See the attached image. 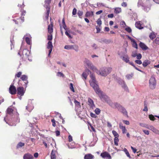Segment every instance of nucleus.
<instances>
[{
    "instance_id": "f3484780",
    "label": "nucleus",
    "mask_w": 159,
    "mask_h": 159,
    "mask_svg": "<svg viewBox=\"0 0 159 159\" xmlns=\"http://www.w3.org/2000/svg\"><path fill=\"white\" fill-rule=\"evenodd\" d=\"M94 156L90 153L87 154L84 156V159H93Z\"/></svg>"
},
{
    "instance_id": "412c9836",
    "label": "nucleus",
    "mask_w": 159,
    "mask_h": 159,
    "mask_svg": "<svg viewBox=\"0 0 159 159\" xmlns=\"http://www.w3.org/2000/svg\"><path fill=\"white\" fill-rule=\"evenodd\" d=\"M30 54V52L27 49H24L23 50L22 54L23 56L25 55L26 57H28Z\"/></svg>"
},
{
    "instance_id": "ddd939ff",
    "label": "nucleus",
    "mask_w": 159,
    "mask_h": 159,
    "mask_svg": "<svg viewBox=\"0 0 159 159\" xmlns=\"http://www.w3.org/2000/svg\"><path fill=\"white\" fill-rule=\"evenodd\" d=\"M88 102H89V105L91 108H93L95 107V105L94 104L93 101L90 98H88Z\"/></svg>"
},
{
    "instance_id": "cd10ccee",
    "label": "nucleus",
    "mask_w": 159,
    "mask_h": 159,
    "mask_svg": "<svg viewBox=\"0 0 159 159\" xmlns=\"http://www.w3.org/2000/svg\"><path fill=\"white\" fill-rule=\"evenodd\" d=\"M123 151L125 153L127 157H128L130 159L131 158V157L129 153V152L126 148H124V149Z\"/></svg>"
},
{
    "instance_id": "a878e982",
    "label": "nucleus",
    "mask_w": 159,
    "mask_h": 159,
    "mask_svg": "<svg viewBox=\"0 0 159 159\" xmlns=\"http://www.w3.org/2000/svg\"><path fill=\"white\" fill-rule=\"evenodd\" d=\"M119 125L120 128L122 130V133L124 134L127 131V130L126 129L125 127L121 125Z\"/></svg>"
},
{
    "instance_id": "c756f323",
    "label": "nucleus",
    "mask_w": 159,
    "mask_h": 159,
    "mask_svg": "<svg viewBox=\"0 0 159 159\" xmlns=\"http://www.w3.org/2000/svg\"><path fill=\"white\" fill-rule=\"evenodd\" d=\"M134 74L133 73H131L130 74H127L126 75L125 77L128 80H130L132 78Z\"/></svg>"
},
{
    "instance_id": "2f4dec72",
    "label": "nucleus",
    "mask_w": 159,
    "mask_h": 159,
    "mask_svg": "<svg viewBox=\"0 0 159 159\" xmlns=\"http://www.w3.org/2000/svg\"><path fill=\"white\" fill-rule=\"evenodd\" d=\"M117 82L119 84L121 85V86L125 83L124 80L120 79H118Z\"/></svg>"
},
{
    "instance_id": "4be33fe9",
    "label": "nucleus",
    "mask_w": 159,
    "mask_h": 159,
    "mask_svg": "<svg viewBox=\"0 0 159 159\" xmlns=\"http://www.w3.org/2000/svg\"><path fill=\"white\" fill-rule=\"evenodd\" d=\"M93 12V11H87L85 14L86 17H92L94 15Z\"/></svg>"
},
{
    "instance_id": "603ef678",
    "label": "nucleus",
    "mask_w": 159,
    "mask_h": 159,
    "mask_svg": "<svg viewBox=\"0 0 159 159\" xmlns=\"http://www.w3.org/2000/svg\"><path fill=\"white\" fill-rule=\"evenodd\" d=\"M97 24L100 26L102 24V21L100 18H99L98 19L97 21Z\"/></svg>"
},
{
    "instance_id": "a19ab883",
    "label": "nucleus",
    "mask_w": 159,
    "mask_h": 159,
    "mask_svg": "<svg viewBox=\"0 0 159 159\" xmlns=\"http://www.w3.org/2000/svg\"><path fill=\"white\" fill-rule=\"evenodd\" d=\"M73 49L75 51L78 52L79 50V47L77 45H74L73 46Z\"/></svg>"
},
{
    "instance_id": "bb28decb",
    "label": "nucleus",
    "mask_w": 159,
    "mask_h": 159,
    "mask_svg": "<svg viewBox=\"0 0 159 159\" xmlns=\"http://www.w3.org/2000/svg\"><path fill=\"white\" fill-rule=\"evenodd\" d=\"M135 26L136 28L139 29H141L142 28L141 26V25L139 21L136 22L135 24Z\"/></svg>"
},
{
    "instance_id": "6e6d98bb",
    "label": "nucleus",
    "mask_w": 159,
    "mask_h": 159,
    "mask_svg": "<svg viewBox=\"0 0 159 159\" xmlns=\"http://www.w3.org/2000/svg\"><path fill=\"white\" fill-rule=\"evenodd\" d=\"M137 58L138 60H140L142 58V55L140 53H138L137 55Z\"/></svg>"
},
{
    "instance_id": "4c0bfd02",
    "label": "nucleus",
    "mask_w": 159,
    "mask_h": 159,
    "mask_svg": "<svg viewBox=\"0 0 159 159\" xmlns=\"http://www.w3.org/2000/svg\"><path fill=\"white\" fill-rule=\"evenodd\" d=\"M112 132L113 135L115 137V138H118L119 137V135L116 131L115 130H112Z\"/></svg>"
},
{
    "instance_id": "393cba45",
    "label": "nucleus",
    "mask_w": 159,
    "mask_h": 159,
    "mask_svg": "<svg viewBox=\"0 0 159 159\" xmlns=\"http://www.w3.org/2000/svg\"><path fill=\"white\" fill-rule=\"evenodd\" d=\"M51 159H56V156L55 152L52 150L50 155Z\"/></svg>"
},
{
    "instance_id": "6e6552de",
    "label": "nucleus",
    "mask_w": 159,
    "mask_h": 159,
    "mask_svg": "<svg viewBox=\"0 0 159 159\" xmlns=\"http://www.w3.org/2000/svg\"><path fill=\"white\" fill-rule=\"evenodd\" d=\"M47 48L49 49V53L48 56L50 57L51 53L53 48V45L52 42L50 41H49L47 43Z\"/></svg>"
},
{
    "instance_id": "aec40b11",
    "label": "nucleus",
    "mask_w": 159,
    "mask_h": 159,
    "mask_svg": "<svg viewBox=\"0 0 159 159\" xmlns=\"http://www.w3.org/2000/svg\"><path fill=\"white\" fill-rule=\"evenodd\" d=\"M48 32L50 34H51L53 31V24L52 23H51L48 26Z\"/></svg>"
},
{
    "instance_id": "58836bf2",
    "label": "nucleus",
    "mask_w": 159,
    "mask_h": 159,
    "mask_svg": "<svg viewBox=\"0 0 159 159\" xmlns=\"http://www.w3.org/2000/svg\"><path fill=\"white\" fill-rule=\"evenodd\" d=\"M77 14L80 18H82V16L83 15V12L82 11L79 10L78 11Z\"/></svg>"
},
{
    "instance_id": "39448f33",
    "label": "nucleus",
    "mask_w": 159,
    "mask_h": 159,
    "mask_svg": "<svg viewBox=\"0 0 159 159\" xmlns=\"http://www.w3.org/2000/svg\"><path fill=\"white\" fill-rule=\"evenodd\" d=\"M149 87L151 89H154L156 85V80L155 77L152 76L149 80Z\"/></svg>"
},
{
    "instance_id": "de8ad7c7",
    "label": "nucleus",
    "mask_w": 159,
    "mask_h": 159,
    "mask_svg": "<svg viewBox=\"0 0 159 159\" xmlns=\"http://www.w3.org/2000/svg\"><path fill=\"white\" fill-rule=\"evenodd\" d=\"M91 47L93 49H96L98 48L97 45L95 43H93Z\"/></svg>"
},
{
    "instance_id": "a18cd8bd",
    "label": "nucleus",
    "mask_w": 159,
    "mask_h": 159,
    "mask_svg": "<svg viewBox=\"0 0 159 159\" xmlns=\"http://www.w3.org/2000/svg\"><path fill=\"white\" fill-rule=\"evenodd\" d=\"M114 142L116 146L118 145V142H119V139L118 138H115L114 139Z\"/></svg>"
},
{
    "instance_id": "f257e3e1",
    "label": "nucleus",
    "mask_w": 159,
    "mask_h": 159,
    "mask_svg": "<svg viewBox=\"0 0 159 159\" xmlns=\"http://www.w3.org/2000/svg\"><path fill=\"white\" fill-rule=\"evenodd\" d=\"M90 76L92 80L90 81V85L93 88L96 93L98 95L102 101L107 102L109 105V102H111V101L107 96L104 95L100 90L94 75L91 74Z\"/></svg>"
},
{
    "instance_id": "864d4df0",
    "label": "nucleus",
    "mask_w": 159,
    "mask_h": 159,
    "mask_svg": "<svg viewBox=\"0 0 159 159\" xmlns=\"http://www.w3.org/2000/svg\"><path fill=\"white\" fill-rule=\"evenodd\" d=\"M149 118H150V120H154L155 119V118L154 116L152 115H149Z\"/></svg>"
},
{
    "instance_id": "2eb2a0df",
    "label": "nucleus",
    "mask_w": 159,
    "mask_h": 159,
    "mask_svg": "<svg viewBox=\"0 0 159 159\" xmlns=\"http://www.w3.org/2000/svg\"><path fill=\"white\" fill-rule=\"evenodd\" d=\"M23 159H33V156L29 153H27L24 155Z\"/></svg>"
},
{
    "instance_id": "a211bd4d",
    "label": "nucleus",
    "mask_w": 159,
    "mask_h": 159,
    "mask_svg": "<svg viewBox=\"0 0 159 159\" xmlns=\"http://www.w3.org/2000/svg\"><path fill=\"white\" fill-rule=\"evenodd\" d=\"M149 129L152 130L154 133L159 134V131L155 128L153 126H151L149 127Z\"/></svg>"
},
{
    "instance_id": "4468645a",
    "label": "nucleus",
    "mask_w": 159,
    "mask_h": 159,
    "mask_svg": "<svg viewBox=\"0 0 159 159\" xmlns=\"http://www.w3.org/2000/svg\"><path fill=\"white\" fill-rule=\"evenodd\" d=\"M118 110L120 112H122L124 115H127V111H126L125 109L122 106H121Z\"/></svg>"
},
{
    "instance_id": "423d86ee",
    "label": "nucleus",
    "mask_w": 159,
    "mask_h": 159,
    "mask_svg": "<svg viewBox=\"0 0 159 159\" xmlns=\"http://www.w3.org/2000/svg\"><path fill=\"white\" fill-rule=\"evenodd\" d=\"M84 62L93 70L94 71L96 70V67L94 66L93 63L88 59L85 58L84 60Z\"/></svg>"
},
{
    "instance_id": "e433bc0d",
    "label": "nucleus",
    "mask_w": 159,
    "mask_h": 159,
    "mask_svg": "<svg viewBox=\"0 0 159 159\" xmlns=\"http://www.w3.org/2000/svg\"><path fill=\"white\" fill-rule=\"evenodd\" d=\"M121 11V9L120 8L117 7L115 9L114 12L116 14H118Z\"/></svg>"
},
{
    "instance_id": "69168bd1",
    "label": "nucleus",
    "mask_w": 159,
    "mask_h": 159,
    "mask_svg": "<svg viewBox=\"0 0 159 159\" xmlns=\"http://www.w3.org/2000/svg\"><path fill=\"white\" fill-rule=\"evenodd\" d=\"M22 74V72H18L16 74V76L19 78V77H20V76Z\"/></svg>"
},
{
    "instance_id": "4d7b16f0",
    "label": "nucleus",
    "mask_w": 159,
    "mask_h": 159,
    "mask_svg": "<svg viewBox=\"0 0 159 159\" xmlns=\"http://www.w3.org/2000/svg\"><path fill=\"white\" fill-rule=\"evenodd\" d=\"M135 62L137 64L139 65H140L142 64V61L140 60H136L135 61Z\"/></svg>"
},
{
    "instance_id": "473e14b6",
    "label": "nucleus",
    "mask_w": 159,
    "mask_h": 159,
    "mask_svg": "<svg viewBox=\"0 0 159 159\" xmlns=\"http://www.w3.org/2000/svg\"><path fill=\"white\" fill-rule=\"evenodd\" d=\"M97 141V139L96 138H94L93 139V141L91 142V143H90V145L91 146H94L96 143Z\"/></svg>"
},
{
    "instance_id": "72a5a7b5",
    "label": "nucleus",
    "mask_w": 159,
    "mask_h": 159,
    "mask_svg": "<svg viewBox=\"0 0 159 159\" xmlns=\"http://www.w3.org/2000/svg\"><path fill=\"white\" fill-rule=\"evenodd\" d=\"M122 88L126 92H128L129 91V89L126 85L125 83L122 86Z\"/></svg>"
},
{
    "instance_id": "f03ea898",
    "label": "nucleus",
    "mask_w": 159,
    "mask_h": 159,
    "mask_svg": "<svg viewBox=\"0 0 159 159\" xmlns=\"http://www.w3.org/2000/svg\"><path fill=\"white\" fill-rule=\"evenodd\" d=\"M112 71V68L110 67H104L101 68L100 70L96 69L95 71L97 74L103 76H107Z\"/></svg>"
},
{
    "instance_id": "774afa93",
    "label": "nucleus",
    "mask_w": 159,
    "mask_h": 159,
    "mask_svg": "<svg viewBox=\"0 0 159 159\" xmlns=\"http://www.w3.org/2000/svg\"><path fill=\"white\" fill-rule=\"evenodd\" d=\"M120 24L123 27H125L126 26L125 23L124 21H121L120 23Z\"/></svg>"
},
{
    "instance_id": "5fc2aeb1",
    "label": "nucleus",
    "mask_w": 159,
    "mask_h": 159,
    "mask_svg": "<svg viewBox=\"0 0 159 159\" xmlns=\"http://www.w3.org/2000/svg\"><path fill=\"white\" fill-rule=\"evenodd\" d=\"M77 13V10L75 8H74L73 10L72 11V15H75Z\"/></svg>"
},
{
    "instance_id": "0eeeda50",
    "label": "nucleus",
    "mask_w": 159,
    "mask_h": 159,
    "mask_svg": "<svg viewBox=\"0 0 159 159\" xmlns=\"http://www.w3.org/2000/svg\"><path fill=\"white\" fill-rule=\"evenodd\" d=\"M109 105L111 106L113 108H116L118 110L120 107L121 106V105L117 102H115L113 103L111 101V102H109Z\"/></svg>"
},
{
    "instance_id": "dca6fc26",
    "label": "nucleus",
    "mask_w": 159,
    "mask_h": 159,
    "mask_svg": "<svg viewBox=\"0 0 159 159\" xmlns=\"http://www.w3.org/2000/svg\"><path fill=\"white\" fill-rule=\"evenodd\" d=\"M121 57L122 59V60L125 62L126 63L129 62V58L127 55H125Z\"/></svg>"
},
{
    "instance_id": "20e7f679",
    "label": "nucleus",
    "mask_w": 159,
    "mask_h": 159,
    "mask_svg": "<svg viewBox=\"0 0 159 159\" xmlns=\"http://www.w3.org/2000/svg\"><path fill=\"white\" fill-rule=\"evenodd\" d=\"M51 0H45V4L44 6L46 7L47 11V13L46 14V18L48 19V17L49 13L50 11V8L49 6V4L51 3Z\"/></svg>"
},
{
    "instance_id": "49530a36",
    "label": "nucleus",
    "mask_w": 159,
    "mask_h": 159,
    "mask_svg": "<svg viewBox=\"0 0 159 159\" xmlns=\"http://www.w3.org/2000/svg\"><path fill=\"white\" fill-rule=\"evenodd\" d=\"M70 89L73 92H75V90L74 89V87H73V84L71 83H70Z\"/></svg>"
},
{
    "instance_id": "ea45409f",
    "label": "nucleus",
    "mask_w": 159,
    "mask_h": 159,
    "mask_svg": "<svg viewBox=\"0 0 159 159\" xmlns=\"http://www.w3.org/2000/svg\"><path fill=\"white\" fill-rule=\"evenodd\" d=\"M28 79L27 76L25 75H22L21 77V79L23 81H27Z\"/></svg>"
},
{
    "instance_id": "5701e85b",
    "label": "nucleus",
    "mask_w": 159,
    "mask_h": 159,
    "mask_svg": "<svg viewBox=\"0 0 159 159\" xmlns=\"http://www.w3.org/2000/svg\"><path fill=\"white\" fill-rule=\"evenodd\" d=\"M33 108L34 106L31 103V104H28L26 107V109L29 112H30Z\"/></svg>"
},
{
    "instance_id": "b1692460",
    "label": "nucleus",
    "mask_w": 159,
    "mask_h": 159,
    "mask_svg": "<svg viewBox=\"0 0 159 159\" xmlns=\"http://www.w3.org/2000/svg\"><path fill=\"white\" fill-rule=\"evenodd\" d=\"M150 63V61L148 60H145L143 63V66L144 67H146Z\"/></svg>"
},
{
    "instance_id": "9d476101",
    "label": "nucleus",
    "mask_w": 159,
    "mask_h": 159,
    "mask_svg": "<svg viewBox=\"0 0 159 159\" xmlns=\"http://www.w3.org/2000/svg\"><path fill=\"white\" fill-rule=\"evenodd\" d=\"M9 93L11 94H15L16 93V87L13 85H11L9 89Z\"/></svg>"
},
{
    "instance_id": "7c9ffc66",
    "label": "nucleus",
    "mask_w": 159,
    "mask_h": 159,
    "mask_svg": "<svg viewBox=\"0 0 159 159\" xmlns=\"http://www.w3.org/2000/svg\"><path fill=\"white\" fill-rule=\"evenodd\" d=\"M23 39H24L27 43L28 44H30V43H31V40L30 39L27 37H25V36H24L23 38Z\"/></svg>"
},
{
    "instance_id": "09e8293b",
    "label": "nucleus",
    "mask_w": 159,
    "mask_h": 159,
    "mask_svg": "<svg viewBox=\"0 0 159 159\" xmlns=\"http://www.w3.org/2000/svg\"><path fill=\"white\" fill-rule=\"evenodd\" d=\"M69 31H66L65 32V34L69 37L70 39H72V37L71 36V35L69 33Z\"/></svg>"
},
{
    "instance_id": "6ab92c4d",
    "label": "nucleus",
    "mask_w": 159,
    "mask_h": 159,
    "mask_svg": "<svg viewBox=\"0 0 159 159\" xmlns=\"http://www.w3.org/2000/svg\"><path fill=\"white\" fill-rule=\"evenodd\" d=\"M139 45L140 47L143 50H146L148 49V48L144 43L140 42Z\"/></svg>"
},
{
    "instance_id": "0e129e2a",
    "label": "nucleus",
    "mask_w": 159,
    "mask_h": 159,
    "mask_svg": "<svg viewBox=\"0 0 159 159\" xmlns=\"http://www.w3.org/2000/svg\"><path fill=\"white\" fill-rule=\"evenodd\" d=\"M143 111H148V109L146 105H144V108L143 109Z\"/></svg>"
},
{
    "instance_id": "37998d69",
    "label": "nucleus",
    "mask_w": 159,
    "mask_h": 159,
    "mask_svg": "<svg viewBox=\"0 0 159 159\" xmlns=\"http://www.w3.org/2000/svg\"><path fill=\"white\" fill-rule=\"evenodd\" d=\"M132 45L133 47L136 49L138 48L137 44L135 41H134L132 42Z\"/></svg>"
},
{
    "instance_id": "c03bdc74",
    "label": "nucleus",
    "mask_w": 159,
    "mask_h": 159,
    "mask_svg": "<svg viewBox=\"0 0 159 159\" xmlns=\"http://www.w3.org/2000/svg\"><path fill=\"white\" fill-rule=\"evenodd\" d=\"M95 112L97 115H99L100 113L101 110H100L98 108H96L95 110Z\"/></svg>"
},
{
    "instance_id": "7ed1b4c3",
    "label": "nucleus",
    "mask_w": 159,
    "mask_h": 159,
    "mask_svg": "<svg viewBox=\"0 0 159 159\" xmlns=\"http://www.w3.org/2000/svg\"><path fill=\"white\" fill-rule=\"evenodd\" d=\"M13 110L11 108H8L7 110V116L6 117L4 118V120L6 122V123L8 124L9 125L11 126H14L16 125V124L20 122V119L18 118V116L19 115V114L18 113H16V116L17 117V119L15 122H13L12 124H9L7 121H6V119H7L8 116L9 115L12 116L13 114Z\"/></svg>"
},
{
    "instance_id": "680f3d73",
    "label": "nucleus",
    "mask_w": 159,
    "mask_h": 159,
    "mask_svg": "<svg viewBox=\"0 0 159 159\" xmlns=\"http://www.w3.org/2000/svg\"><path fill=\"white\" fill-rule=\"evenodd\" d=\"M141 6L142 7H143L142 2L141 1H139L138 3V7H139Z\"/></svg>"
},
{
    "instance_id": "79ce46f5",
    "label": "nucleus",
    "mask_w": 159,
    "mask_h": 159,
    "mask_svg": "<svg viewBox=\"0 0 159 159\" xmlns=\"http://www.w3.org/2000/svg\"><path fill=\"white\" fill-rule=\"evenodd\" d=\"M149 37L151 39H152L156 37V35L154 33H151L149 35Z\"/></svg>"
},
{
    "instance_id": "bf43d9fd",
    "label": "nucleus",
    "mask_w": 159,
    "mask_h": 159,
    "mask_svg": "<svg viewBox=\"0 0 159 159\" xmlns=\"http://www.w3.org/2000/svg\"><path fill=\"white\" fill-rule=\"evenodd\" d=\"M18 20H19V21H17L16 20H13V21H14V22H15V23L16 24H17L18 23V22L20 21V20H21L22 22L24 21V20H23L22 19H18Z\"/></svg>"
},
{
    "instance_id": "e2e57ef3",
    "label": "nucleus",
    "mask_w": 159,
    "mask_h": 159,
    "mask_svg": "<svg viewBox=\"0 0 159 159\" xmlns=\"http://www.w3.org/2000/svg\"><path fill=\"white\" fill-rule=\"evenodd\" d=\"M143 131L144 133L147 135H148L149 134V131L147 130H143Z\"/></svg>"
},
{
    "instance_id": "9b49d317",
    "label": "nucleus",
    "mask_w": 159,
    "mask_h": 159,
    "mask_svg": "<svg viewBox=\"0 0 159 159\" xmlns=\"http://www.w3.org/2000/svg\"><path fill=\"white\" fill-rule=\"evenodd\" d=\"M17 94L20 96H22L24 95L25 91L24 90V88L20 87L17 88Z\"/></svg>"
},
{
    "instance_id": "f704fd0d",
    "label": "nucleus",
    "mask_w": 159,
    "mask_h": 159,
    "mask_svg": "<svg viewBox=\"0 0 159 159\" xmlns=\"http://www.w3.org/2000/svg\"><path fill=\"white\" fill-rule=\"evenodd\" d=\"M25 145V143H22L21 142H20L17 144L16 147L17 148H21L22 147L24 146Z\"/></svg>"
},
{
    "instance_id": "338daca9",
    "label": "nucleus",
    "mask_w": 159,
    "mask_h": 159,
    "mask_svg": "<svg viewBox=\"0 0 159 159\" xmlns=\"http://www.w3.org/2000/svg\"><path fill=\"white\" fill-rule=\"evenodd\" d=\"M90 116L93 118H96L97 117V116L96 115L93 113H90Z\"/></svg>"
},
{
    "instance_id": "f8f14e48",
    "label": "nucleus",
    "mask_w": 159,
    "mask_h": 159,
    "mask_svg": "<svg viewBox=\"0 0 159 159\" xmlns=\"http://www.w3.org/2000/svg\"><path fill=\"white\" fill-rule=\"evenodd\" d=\"M101 156L104 158L106 159H111V157L110 154L107 152H104L101 153Z\"/></svg>"
},
{
    "instance_id": "052dcab7",
    "label": "nucleus",
    "mask_w": 159,
    "mask_h": 159,
    "mask_svg": "<svg viewBox=\"0 0 159 159\" xmlns=\"http://www.w3.org/2000/svg\"><path fill=\"white\" fill-rule=\"evenodd\" d=\"M51 121L52 123V126L54 127H55L56 126V123H55V120L54 119H52L51 120Z\"/></svg>"
},
{
    "instance_id": "c9c22d12",
    "label": "nucleus",
    "mask_w": 159,
    "mask_h": 159,
    "mask_svg": "<svg viewBox=\"0 0 159 159\" xmlns=\"http://www.w3.org/2000/svg\"><path fill=\"white\" fill-rule=\"evenodd\" d=\"M73 45H66L65 46L64 48L67 50L73 49Z\"/></svg>"
},
{
    "instance_id": "c85d7f7f",
    "label": "nucleus",
    "mask_w": 159,
    "mask_h": 159,
    "mask_svg": "<svg viewBox=\"0 0 159 159\" xmlns=\"http://www.w3.org/2000/svg\"><path fill=\"white\" fill-rule=\"evenodd\" d=\"M74 102L75 105V108L76 107L79 108L80 107V104L79 102L75 99Z\"/></svg>"
},
{
    "instance_id": "1a4fd4ad",
    "label": "nucleus",
    "mask_w": 159,
    "mask_h": 159,
    "mask_svg": "<svg viewBox=\"0 0 159 159\" xmlns=\"http://www.w3.org/2000/svg\"><path fill=\"white\" fill-rule=\"evenodd\" d=\"M89 72H90V75H91V74H93L94 75V77H95V75H94V74H93L92 73L90 72V70L88 69L86 70L85 71V72H84L83 73V74L82 75V77H83L84 78L85 80H86L87 79V76L89 74ZM90 76H91V75H90ZM90 77H91V76H90ZM90 78H91V77H90ZM95 80H96L95 79ZM91 80H92V79H91V80L89 81V82L90 81H91Z\"/></svg>"
},
{
    "instance_id": "8fccbe9b",
    "label": "nucleus",
    "mask_w": 159,
    "mask_h": 159,
    "mask_svg": "<svg viewBox=\"0 0 159 159\" xmlns=\"http://www.w3.org/2000/svg\"><path fill=\"white\" fill-rule=\"evenodd\" d=\"M125 30L128 32L130 33L132 31L131 29L129 27H127L125 28Z\"/></svg>"
},
{
    "instance_id": "3c124183",
    "label": "nucleus",
    "mask_w": 159,
    "mask_h": 159,
    "mask_svg": "<svg viewBox=\"0 0 159 159\" xmlns=\"http://www.w3.org/2000/svg\"><path fill=\"white\" fill-rule=\"evenodd\" d=\"M52 39V34L48 35V40H51Z\"/></svg>"
},
{
    "instance_id": "13d9d810",
    "label": "nucleus",
    "mask_w": 159,
    "mask_h": 159,
    "mask_svg": "<svg viewBox=\"0 0 159 159\" xmlns=\"http://www.w3.org/2000/svg\"><path fill=\"white\" fill-rule=\"evenodd\" d=\"M155 43L157 44H159V38H157L155 40Z\"/></svg>"
}]
</instances>
